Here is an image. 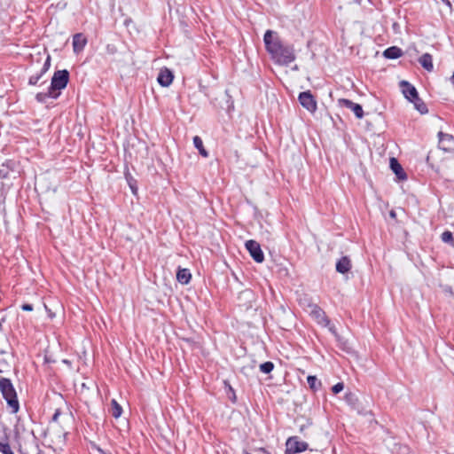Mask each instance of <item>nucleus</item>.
Returning <instances> with one entry per match:
<instances>
[{"label":"nucleus","instance_id":"nucleus-1","mask_svg":"<svg viewBox=\"0 0 454 454\" xmlns=\"http://www.w3.org/2000/svg\"><path fill=\"white\" fill-rule=\"evenodd\" d=\"M265 49L275 64L288 66L296 59L293 44L286 43L277 32L267 30L263 36Z\"/></svg>","mask_w":454,"mask_h":454},{"label":"nucleus","instance_id":"nucleus-2","mask_svg":"<svg viewBox=\"0 0 454 454\" xmlns=\"http://www.w3.org/2000/svg\"><path fill=\"white\" fill-rule=\"evenodd\" d=\"M0 391L7 403L11 413H17L20 409V403L16 390L10 379L0 377Z\"/></svg>","mask_w":454,"mask_h":454},{"label":"nucleus","instance_id":"nucleus-3","mask_svg":"<svg viewBox=\"0 0 454 454\" xmlns=\"http://www.w3.org/2000/svg\"><path fill=\"white\" fill-rule=\"evenodd\" d=\"M69 81V72L66 69L56 71L51 78L50 90L59 92L65 89Z\"/></svg>","mask_w":454,"mask_h":454},{"label":"nucleus","instance_id":"nucleus-4","mask_svg":"<svg viewBox=\"0 0 454 454\" xmlns=\"http://www.w3.org/2000/svg\"><path fill=\"white\" fill-rule=\"evenodd\" d=\"M308 443L298 440L297 436L288 438L286 454L301 453L308 450Z\"/></svg>","mask_w":454,"mask_h":454},{"label":"nucleus","instance_id":"nucleus-5","mask_svg":"<svg viewBox=\"0 0 454 454\" xmlns=\"http://www.w3.org/2000/svg\"><path fill=\"white\" fill-rule=\"evenodd\" d=\"M246 248L249 252L251 257L256 262H262L264 261V254L261 248V246L258 242L255 240L250 239L246 242Z\"/></svg>","mask_w":454,"mask_h":454},{"label":"nucleus","instance_id":"nucleus-6","mask_svg":"<svg viewBox=\"0 0 454 454\" xmlns=\"http://www.w3.org/2000/svg\"><path fill=\"white\" fill-rule=\"evenodd\" d=\"M300 104L310 113H315L317 101L309 90L301 92L298 97Z\"/></svg>","mask_w":454,"mask_h":454},{"label":"nucleus","instance_id":"nucleus-7","mask_svg":"<svg viewBox=\"0 0 454 454\" xmlns=\"http://www.w3.org/2000/svg\"><path fill=\"white\" fill-rule=\"evenodd\" d=\"M437 136L439 138L438 146L441 150L446 153L454 152V137L452 135L439 131Z\"/></svg>","mask_w":454,"mask_h":454},{"label":"nucleus","instance_id":"nucleus-8","mask_svg":"<svg viewBox=\"0 0 454 454\" xmlns=\"http://www.w3.org/2000/svg\"><path fill=\"white\" fill-rule=\"evenodd\" d=\"M310 309L309 315L319 324L322 325H329L330 319L325 315V312L317 304L310 303L309 304Z\"/></svg>","mask_w":454,"mask_h":454},{"label":"nucleus","instance_id":"nucleus-9","mask_svg":"<svg viewBox=\"0 0 454 454\" xmlns=\"http://www.w3.org/2000/svg\"><path fill=\"white\" fill-rule=\"evenodd\" d=\"M339 105L340 106L350 109L355 114L356 118L362 119L364 117V111L361 105L354 103L353 101L347 98H340Z\"/></svg>","mask_w":454,"mask_h":454},{"label":"nucleus","instance_id":"nucleus-10","mask_svg":"<svg viewBox=\"0 0 454 454\" xmlns=\"http://www.w3.org/2000/svg\"><path fill=\"white\" fill-rule=\"evenodd\" d=\"M400 87L405 98L409 101L413 100L419 96L416 88L407 81H401Z\"/></svg>","mask_w":454,"mask_h":454},{"label":"nucleus","instance_id":"nucleus-11","mask_svg":"<svg viewBox=\"0 0 454 454\" xmlns=\"http://www.w3.org/2000/svg\"><path fill=\"white\" fill-rule=\"evenodd\" d=\"M173 79L172 72L168 68H164L160 71L157 81L161 86L168 87L172 83Z\"/></svg>","mask_w":454,"mask_h":454},{"label":"nucleus","instance_id":"nucleus-12","mask_svg":"<svg viewBox=\"0 0 454 454\" xmlns=\"http://www.w3.org/2000/svg\"><path fill=\"white\" fill-rule=\"evenodd\" d=\"M87 44V39L82 33H77L73 36V49L75 53L81 52Z\"/></svg>","mask_w":454,"mask_h":454},{"label":"nucleus","instance_id":"nucleus-13","mask_svg":"<svg viewBox=\"0 0 454 454\" xmlns=\"http://www.w3.org/2000/svg\"><path fill=\"white\" fill-rule=\"evenodd\" d=\"M390 168L392 171L395 174L398 179L404 180L407 178V176L401 166V164L398 162V160L395 158L390 159Z\"/></svg>","mask_w":454,"mask_h":454},{"label":"nucleus","instance_id":"nucleus-14","mask_svg":"<svg viewBox=\"0 0 454 454\" xmlns=\"http://www.w3.org/2000/svg\"><path fill=\"white\" fill-rule=\"evenodd\" d=\"M351 269V261L348 256H342L336 263V270L339 273L345 274Z\"/></svg>","mask_w":454,"mask_h":454},{"label":"nucleus","instance_id":"nucleus-15","mask_svg":"<svg viewBox=\"0 0 454 454\" xmlns=\"http://www.w3.org/2000/svg\"><path fill=\"white\" fill-rule=\"evenodd\" d=\"M192 278V274L188 269L178 268L176 279L182 285H187Z\"/></svg>","mask_w":454,"mask_h":454},{"label":"nucleus","instance_id":"nucleus-16","mask_svg":"<svg viewBox=\"0 0 454 454\" xmlns=\"http://www.w3.org/2000/svg\"><path fill=\"white\" fill-rule=\"evenodd\" d=\"M403 54L402 49L397 46H391L386 49L383 52V56L388 59H395L401 57Z\"/></svg>","mask_w":454,"mask_h":454},{"label":"nucleus","instance_id":"nucleus-17","mask_svg":"<svg viewBox=\"0 0 454 454\" xmlns=\"http://www.w3.org/2000/svg\"><path fill=\"white\" fill-rule=\"evenodd\" d=\"M419 64L428 72H432L434 69L433 65V57L429 53H424L419 59Z\"/></svg>","mask_w":454,"mask_h":454},{"label":"nucleus","instance_id":"nucleus-18","mask_svg":"<svg viewBox=\"0 0 454 454\" xmlns=\"http://www.w3.org/2000/svg\"><path fill=\"white\" fill-rule=\"evenodd\" d=\"M60 95V92H52L48 89L47 92H39L35 95V98L40 103H44L47 98H57Z\"/></svg>","mask_w":454,"mask_h":454},{"label":"nucleus","instance_id":"nucleus-19","mask_svg":"<svg viewBox=\"0 0 454 454\" xmlns=\"http://www.w3.org/2000/svg\"><path fill=\"white\" fill-rule=\"evenodd\" d=\"M14 166V162L12 160H7L3 163L0 168V178L4 179L9 176V170L12 169Z\"/></svg>","mask_w":454,"mask_h":454},{"label":"nucleus","instance_id":"nucleus-20","mask_svg":"<svg viewBox=\"0 0 454 454\" xmlns=\"http://www.w3.org/2000/svg\"><path fill=\"white\" fill-rule=\"evenodd\" d=\"M410 102L413 103L414 107L422 114H427L428 112L427 105L424 103V101L418 96L413 100H411Z\"/></svg>","mask_w":454,"mask_h":454},{"label":"nucleus","instance_id":"nucleus-21","mask_svg":"<svg viewBox=\"0 0 454 454\" xmlns=\"http://www.w3.org/2000/svg\"><path fill=\"white\" fill-rule=\"evenodd\" d=\"M193 145L199 150L203 157H207L208 153L203 146V141L199 136L193 137Z\"/></svg>","mask_w":454,"mask_h":454},{"label":"nucleus","instance_id":"nucleus-22","mask_svg":"<svg viewBox=\"0 0 454 454\" xmlns=\"http://www.w3.org/2000/svg\"><path fill=\"white\" fill-rule=\"evenodd\" d=\"M307 382H308L309 387L313 391H317L321 387V381L318 380L316 376H313V375L308 376Z\"/></svg>","mask_w":454,"mask_h":454},{"label":"nucleus","instance_id":"nucleus-23","mask_svg":"<svg viewBox=\"0 0 454 454\" xmlns=\"http://www.w3.org/2000/svg\"><path fill=\"white\" fill-rule=\"evenodd\" d=\"M121 412H122L121 406L114 399H113L111 402L112 416L114 417L115 419H117L121 415Z\"/></svg>","mask_w":454,"mask_h":454},{"label":"nucleus","instance_id":"nucleus-24","mask_svg":"<svg viewBox=\"0 0 454 454\" xmlns=\"http://www.w3.org/2000/svg\"><path fill=\"white\" fill-rule=\"evenodd\" d=\"M335 340H336V341L338 343V347L340 348H341L344 351L349 352L350 347H349L348 342L347 340H345L340 335L337 336V338H335Z\"/></svg>","mask_w":454,"mask_h":454},{"label":"nucleus","instance_id":"nucleus-25","mask_svg":"<svg viewBox=\"0 0 454 454\" xmlns=\"http://www.w3.org/2000/svg\"><path fill=\"white\" fill-rule=\"evenodd\" d=\"M441 238L444 243H448V244L451 245L452 247H454V238L450 231H445L444 232H442Z\"/></svg>","mask_w":454,"mask_h":454},{"label":"nucleus","instance_id":"nucleus-26","mask_svg":"<svg viewBox=\"0 0 454 454\" xmlns=\"http://www.w3.org/2000/svg\"><path fill=\"white\" fill-rule=\"evenodd\" d=\"M274 369V364L270 361L260 364V370L263 373H270Z\"/></svg>","mask_w":454,"mask_h":454},{"label":"nucleus","instance_id":"nucleus-27","mask_svg":"<svg viewBox=\"0 0 454 454\" xmlns=\"http://www.w3.org/2000/svg\"><path fill=\"white\" fill-rule=\"evenodd\" d=\"M0 452L3 454H14L11 449V446L8 441L1 442L0 441Z\"/></svg>","mask_w":454,"mask_h":454},{"label":"nucleus","instance_id":"nucleus-28","mask_svg":"<svg viewBox=\"0 0 454 454\" xmlns=\"http://www.w3.org/2000/svg\"><path fill=\"white\" fill-rule=\"evenodd\" d=\"M43 75V74L41 71L35 74L31 75L28 80V84L29 85H36Z\"/></svg>","mask_w":454,"mask_h":454},{"label":"nucleus","instance_id":"nucleus-29","mask_svg":"<svg viewBox=\"0 0 454 454\" xmlns=\"http://www.w3.org/2000/svg\"><path fill=\"white\" fill-rule=\"evenodd\" d=\"M225 384L228 386L229 398L231 400L232 403H235L236 402V395H235L234 389L232 388V387L230 384H227L226 382H225Z\"/></svg>","mask_w":454,"mask_h":454},{"label":"nucleus","instance_id":"nucleus-30","mask_svg":"<svg viewBox=\"0 0 454 454\" xmlns=\"http://www.w3.org/2000/svg\"><path fill=\"white\" fill-rule=\"evenodd\" d=\"M344 388V384L342 382H338L332 387V391L333 394H339Z\"/></svg>","mask_w":454,"mask_h":454},{"label":"nucleus","instance_id":"nucleus-31","mask_svg":"<svg viewBox=\"0 0 454 454\" xmlns=\"http://www.w3.org/2000/svg\"><path fill=\"white\" fill-rule=\"evenodd\" d=\"M50 66H51V57L50 56H47L44 63H43V66L41 69V72L44 74L48 69L50 68Z\"/></svg>","mask_w":454,"mask_h":454},{"label":"nucleus","instance_id":"nucleus-32","mask_svg":"<svg viewBox=\"0 0 454 454\" xmlns=\"http://www.w3.org/2000/svg\"><path fill=\"white\" fill-rule=\"evenodd\" d=\"M106 51L109 55H114L117 52V49L114 44H107L106 47Z\"/></svg>","mask_w":454,"mask_h":454},{"label":"nucleus","instance_id":"nucleus-33","mask_svg":"<svg viewBox=\"0 0 454 454\" xmlns=\"http://www.w3.org/2000/svg\"><path fill=\"white\" fill-rule=\"evenodd\" d=\"M242 296L247 300H250L253 297V293L251 290H245L239 294V298Z\"/></svg>","mask_w":454,"mask_h":454},{"label":"nucleus","instance_id":"nucleus-34","mask_svg":"<svg viewBox=\"0 0 454 454\" xmlns=\"http://www.w3.org/2000/svg\"><path fill=\"white\" fill-rule=\"evenodd\" d=\"M325 326H326V327H328L329 331L333 334V336H334L335 338H337V336H339V335H340V334L337 333V330H336L335 326H334L333 325H332L331 323H330V325H325Z\"/></svg>","mask_w":454,"mask_h":454},{"label":"nucleus","instance_id":"nucleus-35","mask_svg":"<svg viewBox=\"0 0 454 454\" xmlns=\"http://www.w3.org/2000/svg\"><path fill=\"white\" fill-rule=\"evenodd\" d=\"M21 309L24 311H32L33 310V305L28 303H24L21 305Z\"/></svg>","mask_w":454,"mask_h":454},{"label":"nucleus","instance_id":"nucleus-36","mask_svg":"<svg viewBox=\"0 0 454 454\" xmlns=\"http://www.w3.org/2000/svg\"><path fill=\"white\" fill-rule=\"evenodd\" d=\"M44 308H45V310H46V312H47V314H48V317H49L51 319L54 318V317H55V313H53V312L51 311V309H49V308L47 307V305H46V304H44Z\"/></svg>","mask_w":454,"mask_h":454},{"label":"nucleus","instance_id":"nucleus-37","mask_svg":"<svg viewBox=\"0 0 454 454\" xmlns=\"http://www.w3.org/2000/svg\"><path fill=\"white\" fill-rule=\"evenodd\" d=\"M345 398H346L348 403H351L353 401V399L355 398V395L350 393V392L347 393L346 395H345Z\"/></svg>","mask_w":454,"mask_h":454},{"label":"nucleus","instance_id":"nucleus-38","mask_svg":"<svg viewBox=\"0 0 454 454\" xmlns=\"http://www.w3.org/2000/svg\"><path fill=\"white\" fill-rule=\"evenodd\" d=\"M59 415H60L59 410H56L55 413L52 416V421L57 422Z\"/></svg>","mask_w":454,"mask_h":454},{"label":"nucleus","instance_id":"nucleus-39","mask_svg":"<svg viewBox=\"0 0 454 454\" xmlns=\"http://www.w3.org/2000/svg\"><path fill=\"white\" fill-rule=\"evenodd\" d=\"M130 188H131V190H132L133 193H135V192H136V191H137V189L135 188V186H133V185H131V184H130Z\"/></svg>","mask_w":454,"mask_h":454},{"label":"nucleus","instance_id":"nucleus-40","mask_svg":"<svg viewBox=\"0 0 454 454\" xmlns=\"http://www.w3.org/2000/svg\"><path fill=\"white\" fill-rule=\"evenodd\" d=\"M63 363H65V364H71V363H70V361H68V360H67V359H64V360H63Z\"/></svg>","mask_w":454,"mask_h":454},{"label":"nucleus","instance_id":"nucleus-41","mask_svg":"<svg viewBox=\"0 0 454 454\" xmlns=\"http://www.w3.org/2000/svg\"><path fill=\"white\" fill-rule=\"evenodd\" d=\"M442 2L446 3L447 4L450 5V0H442Z\"/></svg>","mask_w":454,"mask_h":454},{"label":"nucleus","instance_id":"nucleus-42","mask_svg":"<svg viewBox=\"0 0 454 454\" xmlns=\"http://www.w3.org/2000/svg\"><path fill=\"white\" fill-rule=\"evenodd\" d=\"M2 330V323L0 322V331Z\"/></svg>","mask_w":454,"mask_h":454}]
</instances>
